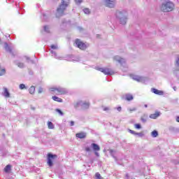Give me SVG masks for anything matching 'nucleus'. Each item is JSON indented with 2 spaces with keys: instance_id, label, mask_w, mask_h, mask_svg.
I'll use <instances>...</instances> for the list:
<instances>
[{
  "instance_id": "obj_16",
  "label": "nucleus",
  "mask_w": 179,
  "mask_h": 179,
  "mask_svg": "<svg viewBox=\"0 0 179 179\" xmlns=\"http://www.w3.org/2000/svg\"><path fill=\"white\" fill-rule=\"evenodd\" d=\"M29 92L30 94H34V93L36 92V87L31 86L29 90Z\"/></svg>"
},
{
  "instance_id": "obj_26",
  "label": "nucleus",
  "mask_w": 179,
  "mask_h": 179,
  "mask_svg": "<svg viewBox=\"0 0 179 179\" xmlns=\"http://www.w3.org/2000/svg\"><path fill=\"white\" fill-rule=\"evenodd\" d=\"M20 89L21 90H23V89H26V85H24V84H20Z\"/></svg>"
},
{
  "instance_id": "obj_18",
  "label": "nucleus",
  "mask_w": 179,
  "mask_h": 179,
  "mask_svg": "<svg viewBox=\"0 0 179 179\" xmlns=\"http://www.w3.org/2000/svg\"><path fill=\"white\" fill-rule=\"evenodd\" d=\"M141 120L142 121V122H146V121H148V115H143L141 117Z\"/></svg>"
},
{
  "instance_id": "obj_5",
  "label": "nucleus",
  "mask_w": 179,
  "mask_h": 179,
  "mask_svg": "<svg viewBox=\"0 0 179 179\" xmlns=\"http://www.w3.org/2000/svg\"><path fill=\"white\" fill-rule=\"evenodd\" d=\"M48 166L49 167H52L54 166V163L52 162V160H55V159H58V155H52V153H48Z\"/></svg>"
},
{
  "instance_id": "obj_42",
  "label": "nucleus",
  "mask_w": 179,
  "mask_h": 179,
  "mask_svg": "<svg viewBox=\"0 0 179 179\" xmlns=\"http://www.w3.org/2000/svg\"><path fill=\"white\" fill-rule=\"evenodd\" d=\"M144 107H145V108L148 107V105H144Z\"/></svg>"
},
{
  "instance_id": "obj_34",
  "label": "nucleus",
  "mask_w": 179,
  "mask_h": 179,
  "mask_svg": "<svg viewBox=\"0 0 179 179\" xmlns=\"http://www.w3.org/2000/svg\"><path fill=\"white\" fill-rule=\"evenodd\" d=\"M44 30H45V31H48V26H45Z\"/></svg>"
},
{
  "instance_id": "obj_44",
  "label": "nucleus",
  "mask_w": 179,
  "mask_h": 179,
  "mask_svg": "<svg viewBox=\"0 0 179 179\" xmlns=\"http://www.w3.org/2000/svg\"><path fill=\"white\" fill-rule=\"evenodd\" d=\"M2 69V67L1 66V65H0V70H1Z\"/></svg>"
},
{
  "instance_id": "obj_30",
  "label": "nucleus",
  "mask_w": 179,
  "mask_h": 179,
  "mask_svg": "<svg viewBox=\"0 0 179 179\" xmlns=\"http://www.w3.org/2000/svg\"><path fill=\"white\" fill-rule=\"evenodd\" d=\"M85 150L86 152H91V151H92V149H90V147H86L85 149Z\"/></svg>"
},
{
  "instance_id": "obj_23",
  "label": "nucleus",
  "mask_w": 179,
  "mask_h": 179,
  "mask_svg": "<svg viewBox=\"0 0 179 179\" xmlns=\"http://www.w3.org/2000/svg\"><path fill=\"white\" fill-rule=\"evenodd\" d=\"M115 59H116V61H118L120 64L124 62V59L120 58V59H118V57H115Z\"/></svg>"
},
{
  "instance_id": "obj_14",
  "label": "nucleus",
  "mask_w": 179,
  "mask_h": 179,
  "mask_svg": "<svg viewBox=\"0 0 179 179\" xmlns=\"http://www.w3.org/2000/svg\"><path fill=\"white\" fill-rule=\"evenodd\" d=\"M11 171H12V165L10 164L6 166V167L4 168L5 173H10Z\"/></svg>"
},
{
  "instance_id": "obj_7",
  "label": "nucleus",
  "mask_w": 179,
  "mask_h": 179,
  "mask_svg": "<svg viewBox=\"0 0 179 179\" xmlns=\"http://www.w3.org/2000/svg\"><path fill=\"white\" fill-rule=\"evenodd\" d=\"M91 146L93 148V150L94 151V155H96L97 157H99L100 155L97 152L100 150V146H99V145L94 143H92Z\"/></svg>"
},
{
  "instance_id": "obj_28",
  "label": "nucleus",
  "mask_w": 179,
  "mask_h": 179,
  "mask_svg": "<svg viewBox=\"0 0 179 179\" xmlns=\"http://www.w3.org/2000/svg\"><path fill=\"white\" fill-rule=\"evenodd\" d=\"M128 110L129 113H134V111H136V108H129Z\"/></svg>"
},
{
  "instance_id": "obj_6",
  "label": "nucleus",
  "mask_w": 179,
  "mask_h": 179,
  "mask_svg": "<svg viewBox=\"0 0 179 179\" xmlns=\"http://www.w3.org/2000/svg\"><path fill=\"white\" fill-rule=\"evenodd\" d=\"M96 71H99V72H102L104 75H113L114 71L108 68H97Z\"/></svg>"
},
{
  "instance_id": "obj_41",
  "label": "nucleus",
  "mask_w": 179,
  "mask_h": 179,
  "mask_svg": "<svg viewBox=\"0 0 179 179\" xmlns=\"http://www.w3.org/2000/svg\"><path fill=\"white\" fill-rule=\"evenodd\" d=\"M5 45H6V49H7V48H8V43H5Z\"/></svg>"
},
{
  "instance_id": "obj_15",
  "label": "nucleus",
  "mask_w": 179,
  "mask_h": 179,
  "mask_svg": "<svg viewBox=\"0 0 179 179\" xmlns=\"http://www.w3.org/2000/svg\"><path fill=\"white\" fill-rule=\"evenodd\" d=\"M160 115L159 113H153L150 115V118H152V120H156L157 117H159Z\"/></svg>"
},
{
  "instance_id": "obj_32",
  "label": "nucleus",
  "mask_w": 179,
  "mask_h": 179,
  "mask_svg": "<svg viewBox=\"0 0 179 179\" xmlns=\"http://www.w3.org/2000/svg\"><path fill=\"white\" fill-rule=\"evenodd\" d=\"M43 92H44V90H43V88L40 87V88L38 89V93H43Z\"/></svg>"
},
{
  "instance_id": "obj_10",
  "label": "nucleus",
  "mask_w": 179,
  "mask_h": 179,
  "mask_svg": "<svg viewBox=\"0 0 179 179\" xmlns=\"http://www.w3.org/2000/svg\"><path fill=\"white\" fill-rule=\"evenodd\" d=\"M86 136H87V134L85 132H80L76 134V138H78V139H85Z\"/></svg>"
},
{
  "instance_id": "obj_12",
  "label": "nucleus",
  "mask_w": 179,
  "mask_h": 179,
  "mask_svg": "<svg viewBox=\"0 0 179 179\" xmlns=\"http://www.w3.org/2000/svg\"><path fill=\"white\" fill-rule=\"evenodd\" d=\"M152 93H155V94H158L159 96H163L164 94V92L163 91L159 90L155 88L152 89Z\"/></svg>"
},
{
  "instance_id": "obj_43",
  "label": "nucleus",
  "mask_w": 179,
  "mask_h": 179,
  "mask_svg": "<svg viewBox=\"0 0 179 179\" xmlns=\"http://www.w3.org/2000/svg\"><path fill=\"white\" fill-rule=\"evenodd\" d=\"M2 69V67L1 66V65H0V70H1Z\"/></svg>"
},
{
  "instance_id": "obj_21",
  "label": "nucleus",
  "mask_w": 179,
  "mask_h": 179,
  "mask_svg": "<svg viewBox=\"0 0 179 179\" xmlns=\"http://www.w3.org/2000/svg\"><path fill=\"white\" fill-rule=\"evenodd\" d=\"M129 132L130 134H132V135H141V133H136L135 131L131 130V129L129 130Z\"/></svg>"
},
{
  "instance_id": "obj_45",
  "label": "nucleus",
  "mask_w": 179,
  "mask_h": 179,
  "mask_svg": "<svg viewBox=\"0 0 179 179\" xmlns=\"http://www.w3.org/2000/svg\"><path fill=\"white\" fill-rule=\"evenodd\" d=\"M0 43H1V39H0Z\"/></svg>"
},
{
  "instance_id": "obj_19",
  "label": "nucleus",
  "mask_w": 179,
  "mask_h": 179,
  "mask_svg": "<svg viewBox=\"0 0 179 179\" xmlns=\"http://www.w3.org/2000/svg\"><path fill=\"white\" fill-rule=\"evenodd\" d=\"M5 73H6V69H5V68H2L0 70V76H3V75H5Z\"/></svg>"
},
{
  "instance_id": "obj_29",
  "label": "nucleus",
  "mask_w": 179,
  "mask_h": 179,
  "mask_svg": "<svg viewBox=\"0 0 179 179\" xmlns=\"http://www.w3.org/2000/svg\"><path fill=\"white\" fill-rule=\"evenodd\" d=\"M57 113H59L60 115H64V113H62V110L60 109H56Z\"/></svg>"
},
{
  "instance_id": "obj_36",
  "label": "nucleus",
  "mask_w": 179,
  "mask_h": 179,
  "mask_svg": "<svg viewBox=\"0 0 179 179\" xmlns=\"http://www.w3.org/2000/svg\"><path fill=\"white\" fill-rule=\"evenodd\" d=\"M70 125H71V127H73V125H75V122L73 121H71L70 122Z\"/></svg>"
},
{
  "instance_id": "obj_25",
  "label": "nucleus",
  "mask_w": 179,
  "mask_h": 179,
  "mask_svg": "<svg viewBox=\"0 0 179 179\" xmlns=\"http://www.w3.org/2000/svg\"><path fill=\"white\" fill-rule=\"evenodd\" d=\"M83 12L86 14V15H89V13H90V10H89V8H85L83 10Z\"/></svg>"
},
{
  "instance_id": "obj_3",
  "label": "nucleus",
  "mask_w": 179,
  "mask_h": 179,
  "mask_svg": "<svg viewBox=\"0 0 179 179\" xmlns=\"http://www.w3.org/2000/svg\"><path fill=\"white\" fill-rule=\"evenodd\" d=\"M50 91L55 93L56 94L61 96L62 94H66L67 91L65 88L61 87H50Z\"/></svg>"
},
{
  "instance_id": "obj_35",
  "label": "nucleus",
  "mask_w": 179,
  "mask_h": 179,
  "mask_svg": "<svg viewBox=\"0 0 179 179\" xmlns=\"http://www.w3.org/2000/svg\"><path fill=\"white\" fill-rule=\"evenodd\" d=\"M51 48H52L53 50H57V46H55V45H52Z\"/></svg>"
},
{
  "instance_id": "obj_27",
  "label": "nucleus",
  "mask_w": 179,
  "mask_h": 179,
  "mask_svg": "<svg viewBox=\"0 0 179 179\" xmlns=\"http://www.w3.org/2000/svg\"><path fill=\"white\" fill-rule=\"evenodd\" d=\"M17 65L19 68H24V64L23 63H17Z\"/></svg>"
},
{
  "instance_id": "obj_31",
  "label": "nucleus",
  "mask_w": 179,
  "mask_h": 179,
  "mask_svg": "<svg viewBox=\"0 0 179 179\" xmlns=\"http://www.w3.org/2000/svg\"><path fill=\"white\" fill-rule=\"evenodd\" d=\"M76 3H82L83 0H75Z\"/></svg>"
},
{
  "instance_id": "obj_24",
  "label": "nucleus",
  "mask_w": 179,
  "mask_h": 179,
  "mask_svg": "<svg viewBox=\"0 0 179 179\" xmlns=\"http://www.w3.org/2000/svg\"><path fill=\"white\" fill-rule=\"evenodd\" d=\"M134 127L136 128V129H141V128H142V126H141L140 124H135Z\"/></svg>"
},
{
  "instance_id": "obj_4",
  "label": "nucleus",
  "mask_w": 179,
  "mask_h": 179,
  "mask_svg": "<svg viewBox=\"0 0 179 179\" xmlns=\"http://www.w3.org/2000/svg\"><path fill=\"white\" fill-rule=\"evenodd\" d=\"M74 45H76L78 48H79L80 50H82L83 51H85V50L87 48V45H86L85 43H84L79 38H77L75 40Z\"/></svg>"
},
{
  "instance_id": "obj_17",
  "label": "nucleus",
  "mask_w": 179,
  "mask_h": 179,
  "mask_svg": "<svg viewBox=\"0 0 179 179\" xmlns=\"http://www.w3.org/2000/svg\"><path fill=\"white\" fill-rule=\"evenodd\" d=\"M151 135L152 136V138H157L159 133L157 132V131L154 130L152 133Z\"/></svg>"
},
{
  "instance_id": "obj_1",
  "label": "nucleus",
  "mask_w": 179,
  "mask_h": 179,
  "mask_svg": "<svg viewBox=\"0 0 179 179\" xmlns=\"http://www.w3.org/2000/svg\"><path fill=\"white\" fill-rule=\"evenodd\" d=\"M174 10V3L171 1H166V3H162L161 6V10L162 12H171Z\"/></svg>"
},
{
  "instance_id": "obj_37",
  "label": "nucleus",
  "mask_w": 179,
  "mask_h": 179,
  "mask_svg": "<svg viewBox=\"0 0 179 179\" xmlns=\"http://www.w3.org/2000/svg\"><path fill=\"white\" fill-rule=\"evenodd\" d=\"M117 111L120 112L122 110V108H121V106H119V107L117 108Z\"/></svg>"
},
{
  "instance_id": "obj_11",
  "label": "nucleus",
  "mask_w": 179,
  "mask_h": 179,
  "mask_svg": "<svg viewBox=\"0 0 179 179\" xmlns=\"http://www.w3.org/2000/svg\"><path fill=\"white\" fill-rule=\"evenodd\" d=\"M124 100L127 101H132V100H134V95H132V94H126L124 95Z\"/></svg>"
},
{
  "instance_id": "obj_2",
  "label": "nucleus",
  "mask_w": 179,
  "mask_h": 179,
  "mask_svg": "<svg viewBox=\"0 0 179 179\" xmlns=\"http://www.w3.org/2000/svg\"><path fill=\"white\" fill-rule=\"evenodd\" d=\"M69 1L70 0H62L61 4L57 9L58 13L63 15L64 12L66 10V8L69 6Z\"/></svg>"
},
{
  "instance_id": "obj_39",
  "label": "nucleus",
  "mask_w": 179,
  "mask_h": 179,
  "mask_svg": "<svg viewBox=\"0 0 179 179\" xmlns=\"http://www.w3.org/2000/svg\"><path fill=\"white\" fill-rule=\"evenodd\" d=\"M176 122H179V116H178V117H176Z\"/></svg>"
},
{
  "instance_id": "obj_13",
  "label": "nucleus",
  "mask_w": 179,
  "mask_h": 179,
  "mask_svg": "<svg viewBox=\"0 0 179 179\" xmlns=\"http://www.w3.org/2000/svg\"><path fill=\"white\" fill-rule=\"evenodd\" d=\"M52 100H54V101H57V103H62L64 101V100H62V99L57 96H53L52 97Z\"/></svg>"
},
{
  "instance_id": "obj_8",
  "label": "nucleus",
  "mask_w": 179,
  "mask_h": 179,
  "mask_svg": "<svg viewBox=\"0 0 179 179\" xmlns=\"http://www.w3.org/2000/svg\"><path fill=\"white\" fill-rule=\"evenodd\" d=\"M115 0H106V5L108 8H114Z\"/></svg>"
},
{
  "instance_id": "obj_40",
  "label": "nucleus",
  "mask_w": 179,
  "mask_h": 179,
  "mask_svg": "<svg viewBox=\"0 0 179 179\" xmlns=\"http://www.w3.org/2000/svg\"><path fill=\"white\" fill-rule=\"evenodd\" d=\"M176 64H177V65H179V58H178V60L176 61Z\"/></svg>"
},
{
  "instance_id": "obj_22",
  "label": "nucleus",
  "mask_w": 179,
  "mask_h": 179,
  "mask_svg": "<svg viewBox=\"0 0 179 179\" xmlns=\"http://www.w3.org/2000/svg\"><path fill=\"white\" fill-rule=\"evenodd\" d=\"M95 177L96 179H103V178L101 177V175H100L99 172L95 173Z\"/></svg>"
},
{
  "instance_id": "obj_20",
  "label": "nucleus",
  "mask_w": 179,
  "mask_h": 179,
  "mask_svg": "<svg viewBox=\"0 0 179 179\" xmlns=\"http://www.w3.org/2000/svg\"><path fill=\"white\" fill-rule=\"evenodd\" d=\"M48 127L49 129H54V124L51 122H48Z\"/></svg>"
},
{
  "instance_id": "obj_33",
  "label": "nucleus",
  "mask_w": 179,
  "mask_h": 179,
  "mask_svg": "<svg viewBox=\"0 0 179 179\" xmlns=\"http://www.w3.org/2000/svg\"><path fill=\"white\" fill-rule=\"evenodd\" d=\"M83 106H86L87 108H89L90 104H89V103H87V102H85V103H83Z\"/></svg>"
},
{
  "instance_id": "obj_9",
  "label": "nucleus",
  "mask_w": 179,
  "mask_h": 179,
  "mask_svg": "<svg viewBox=\"0 0 179 179\" xmlns=\"http://www.w3.org/2000/svg\"><path fill=\"white\" fill-rule=\"evenodd\" d=\"M3 96H4V97H6V99H9V97H10V93H9V90H8V88L3 87Z\"/></svg>"
},
{
  "instance_id": "obj_38",
  "label": "nucleus",
  "mask_w": 179,
  "mask_h": 179,
  "mask_svg": "<svg viewBox=\"0 0 179 179\" xmlns=\"http://www.w3.org/2000/svg\"><path fill=\"white\" fill-rule=\"evenodd\" d=\"M109 108L108 107H106L103 108V111H108Z\"/></svg>"
}]
</instances>
